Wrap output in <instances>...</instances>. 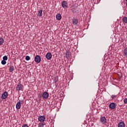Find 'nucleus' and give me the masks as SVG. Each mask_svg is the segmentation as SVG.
<instances>
[{"label": "nucleus", "instance_id": "obj_7", "mask_svg": "<svg viewBox=\"0 0 127 127\" xmlns=\"http://www.w3.org/2000/svg\"><path fill=\"white\" fill-rule=\"evenodd\" d=\"M118 127H126V124L124 122H120L118 125Z\"/></svg>", "mask_w": 127, "mask_h": 127}, {"label": "nucleus", "instance_id": "obj_9", "mask_svg": "<svg viewBox=\"0 0 127 127\" xmlns=\"http://www.w3.org/2000/svg\"><path fill=\"white\" fill-rule=\"evenodd\" d=\"M21 107V103H20V102H18V103H17V104H16V109H17V110H19Z\"/></svg>", "mask_w": 127, "mask_h": 127}, {"label": "nucleus", "instance_id": "obj_25", "mask_svg": "<svg viewBox=\"0 0 127 127\" xmlns=\"http://www.w3.org/2000/svg\"><path fill=\"white\" fill-rule=\"evenodd\" d=\"M46 57L47 59H48V53H47V54L46 55Z\"/></svg>", "mask_w": 127, "mask_h": 127}, {"label": "nucleus", "instance_id": "obj_20", "mask_svg": "<svg viewBox=\"0 0 127 127\" xmlns=\"http://www.w3.org/2000/svg\"><path fill=\"white\" fill-rule=\"evenodd\" d=\"M25 60H26L27 61H29V60H30V57H29V56H26V57H25Z\"/></svg>", "mask_w": 127, "mask_h": 127}, {"label": "nucleus", "instance_id": "obj_22", "mask_svg": "<svg viewBox=\"0 0 127 127\" xmlns=\"http://www.w3.org/2000/svg\"><path fill=\"white\" fill-rule=\"evenodd\" d=\"M66 57H70V55H69V52H67L66 53Z\"/></svg>", "mask_w": 127, "mask_h": 127}, {"label": "nucleus", "instance_id": "obj_11", "mask_svg": "<svg viewBox=\"0 0 127 127\" xmlns=\"http://www.w3.org/2000/svg\"><path fill=\"white\" fill-rule=\"evenodd\" d=\"M42 97L45 99H47L48 98V93H47V92H44Z\"/></svg>", "mask_w": 127, "mask_h": 127}, {"label": "nucleus", "instance_id": "obj_23", "mask_svg": "<svg viewBox=\"0 0 127 127\" xmlns=\"http://www.w3.org/2000/svg\"><path fill=\"white\" fill-rule=\"evenodd\" d=\"M124 102L125 104H127V98H125L124 100Z\"/></svg>", "mask_w": 127, "mask_h": 127}, {"label": "nucleus", "instance_id": "obj_12", "mask_svg": "<svg viewBox=\"0 0 127 127\" xmlns=\"http://www.w3.org/2000/svg\"><path fill=\"white\" fill-rule=\"evenodd\" d=\"M62 18V16L60 14H58L56 15V19L57 20H61V19Z\"/></svg>", "mask_w": 127, "mask_h": 127}, {"label": "nucleus", "instance_id": "obj_10", "mask_svg": "<svg viewBox=\"0 0 127 127\" xmlns=\"http://www.w3.org/2000/svg\"><path fill=\"white\" fill-rule=\"evenodd\" d=\"M72 24L74 25H77L78 24V19L74 18L72 20Z\"/></svg>", "mask_w": 127, "mask_h": 127}, {"label": "nucleus", "instance_id": "obj_16", "mask_svg": "<svg viewBox=\"0 0 127 127\" xmlns=\"http://www.w3.org/2000/svg\"><path fill=\"white\" fill-rule=\"evenodd\" d=\"M42 12H43L42 10L39 11L38 13V16H39V17L42 16Z\"/></svg>", "mask_w": 127, "mask_h": 127}, {"label": "nucleus", "instance_id": "obj_4", "mask_svg": "<svg viewBox=\"0 0 127 127\" xmlns=\"http://www.w3.org/2000/svg\"><path fill=\"white\" fill-rule=\"evenodd\" d=\"M62 6L63 8H68V3L66 1H63L62 2Z\"/></svg>", "mask_w": 127, "mask_h": 127}, {"label": "nucleus", "instance_id": "obj_17", "mask_svg": "<svg viewBox=\"0 0 127 127\" xmlns=\"http://www.w3.org/2000/svg\"><path fill=\"white\" fill-rule=\"evenodd\" d=\"M123 21L125 22V23H127V17H124L123 18Z\"/></svg>", "mask_w": 127, "mask_h": 127}, {"label": "nucleus", "instance_id": "obj_19", "mask_svg": "<svg viewBox=\"0 0 127 127\" xmlns=\"http://www.w3.org/2000/svg\"><path fill=\"white\" fill-rule=\"evenodd\" d=\"M1 64H2V65H5V64H6V61L3 60L1 62Z\"/></svg>", "mask_w": 127, "mask_h": 127}, {"label": "nucleus", "instance_id": "obj_15", "mask_svg": "<svg viewBox=\"0 0 127 127\" xmlns=\"http://www.w3.org/2000/svg\"><path fill=\"white\" fill-rule=\"evenodd\" d=\"M13 71H14V67H13V66H10L9 71L10 72H13Z\"/></svg>", "mask_w": 127, "mask_h": 127}, {"label": "nucleus", "instance_id": "obj_1", "mask_svg": "<svg viewBox=\"0 0 127 127\" xmlns=\"http://www.w3.org/2000/svg\"><path fill=\"white\" fill-rule=\"evenodd\" d=\"M23 89V85L21 83H18L16 87V91H18V92H19V91H22Z\"/></svg>", "mask_w": 127, "mask_h": 127}, {"label": "nucleus", "instance_id": "obj_24", "mask_svg": "<svg viewBox=\"0 0 127 127\" xmlns=\"http://www.w3.org/2000/svg\"><path fill=\"white\" fill-rule=\"evenodd\" d=\"M112 99H116V95H112Z\"/></svg>", "mask_w": 127, "mask_h": 127}, {"label": "nucleus", "instance_id": "obj_21", "mask_svg": "<svg viewBox=\"0 0 127 127\" xmlns=\"http://www.w3.org/2000/svg\"><path fill=\"white\" fill-rule=\"evenodd\" d=\"M7 57L6 56H5L4 57H3V60L6 61V60H7Z\"/></svg>", "mask_w": 127, "mask_h": 127}, {"label": "nucleus", "instance_id": "obj_3", "mask_svg": "<svg viewBox=\"0 0 127 127\" xmlns=\"http://www.w3.org/2000/svg\"><path fill=\"white\" fill-rule=\"evenodd\" d=\"M35 61L36 63H40L41 61V57L40 56L37 55L35 57Z\"/></svg>", "mask_w": 127, "mask_h": 127}, {"label": "nucleus", "instance_id": "obj_14", "mask_svg": "<svg viewBox=\"0 0 127 127\" xmlns=\"http://www.w3.org/2000/svg\"><path fill=\"white\" fill-rule=\"evenodd\" d=\"M123 56L127 57V48H126L123 52Z\"/></svg>", "mask_w": 127, "mask_h": 127}, {"label": "nucleus", "instance_id": "obj_8", "mask_svg": "<svg viewBox=\"0 0 127 127\" xmlns=\"http://www.w3.org/2000/svg\"><path fill=\"white\" fill-rule=\"evenodd\" d=\"M109 108L110 109H116V104L115 103H112L109 105Z\"/></svg>", "mask_w": 127, "mask_h": 127}, {"label": "nucleus", "instance_id": "obj_6", "mask_svg": "<svg viewBox=\"0 0 127 127\" xmlns=\"http://www.w3.org/2000/svg\"><path fill=\"white\" fill-rule=\"evenodd\" d=\"M38 121L41 123H43L45 121V117L43 116H40L38 117Z\"/></svg>", "mask_w": 127, "mask_h": 127}, {"label": "nucleus", "instance_id": "obj_18", "mask_svg": "<svg viewBox=\"0 0 127 127\" xmlns=\"http://www.w3.org/2000/svg\"><path fill=\"white\" fill-rule=\"evenodd\" d=\"M48 60H50V59H51V58H52V55L51 54V53H48Z\"/></svg>", "mask_w": 127, "mask_h": 127}, {"label": "nucleus", "instance_id": "obj_13", "mask_svg": "<svg viewBox=\"0 0 127 127\" xmlns=\"http://www.w3.org/2000/svg\"><path fill=\"white\" fill-rule=\"evenodd\" d=\"M4 42V40H3V38H0V46L3 45Z\"/></svg>", "mask_w": 127, "mask_h": 127}, {"label": "nucleus", "instance_id": "obj_2", "mask_svg": "<svg viewBox=\"0 0 127 127\" xmlns=\"http://www.w3.org/2000/svg\"><path fill=\"white\" fill-rule=\"evenodd\" d=\"M7 97H8V93H7V92H6V91L3 92L1 96V98L2 100H4V99H6V98H7Z\"/></svg>", "mask_w": 127, "mask_h": 127}, {"label": "nucleus", "instance_id": "obj_5", "mask_svg": "<svg viewBox=\"0 0 127 127\" xmlns=\"http://www.w3.org/2000/svg\"><path fill=\"white\" fill-rule=\"evenodd\" d=\"M100 122L103 125H105L107 123V119L105 117H101L100 118Z\"/></svg>", "mask_w": 127, "mask_h": 127}]
</instances>
